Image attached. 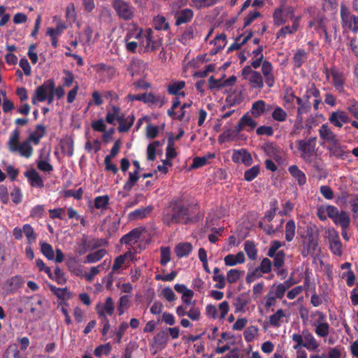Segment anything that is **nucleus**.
Returning a JSON list of instances; mask_svg holds the SVG:
<instances>
[{
  "label": "nucleus",
  "instance_id": "f257e3e1",
  "mask_svg": "<svg viewBox=\"0 0 358 358\" xmlns=\"http://www.w3.org/2000/svg\"><path fill=\"white\" fill-rule=\"evenodd\" d=\"M162 220L168 227L178 224H187L191 220L189 209L182 203L181 199L174 198L164 208Z\"/></svg>",
  "mask_w": 358,
  "mask_h": 358
},
{
  "label": "nucleus",
  "instance_id": "f03ea898",
  "mask_svg": "<svg viewBox=\"0 0 358 358\" xmlns=\"http://www.w3.org/2000/svg\"><path fill=\"white\" fill-rule=\"evenodd\" d=\"M20 140V131L18 129H14L8 141V150L11 152H18L21 157L25 158H30L33 155V148L31 145L30 143L26 140L23 141L22 143L19 144Z\"/></svg>",
  "mask_w": 358,
  "mask_h": 358
},
{
  "label": "nucleus",
  "instance_id": "7ed1b4c3",
  "mask_svg": "<svg viewBox=\"0 0 358 358\" xmlns=\"http://www.w3.org/2000/svg\"><path fill=\"white\" fill-rule=\"evenodd\" d=\"M306 232V235L302 234L300 232V229H298V234L304 240L303 249L301 252L304 257L308 255L314 256L319 250L318 235L314 233L313 227L310 225L307 226Z\"/></svg>",
  "mask_w": 358,
  "mask_h": 358
},
{
  "label": "nucleus",
  "instance_id": "20e7f679",
  "mask_svg": "<svg viewBox=\"0 0 358 358\" xmlns=\"http://www.w3.org/2000/svg\"><path fill=\"white\" fill-rule=\"evenodd\" d=\"M341 24L345 30L358 32V16L354 15L344 3H341Z\"/></svg>",
  "mask_w": 358,
  "mask_h": 358
},
{
  "label": "nucleus",
  "instance_id": "39448f33",
  "mask_svg": "<svg viewBox=\"0 0 358 358\" xmlns=\"http://www.w3.org/2000/svg\"><path fill=\"white\" fill-rule=\"evenodd\" d=\"M292 339L296 343V345L293 347L294 350H299L301 347H304L308 350H314L319 347L317 341L308 330L303 331L302 335L300 334H292Z\"/></svg>",
  "mask_w": 358,
  "mask_h": 358
},
{
  "label": "nucleus",
  "instance_id": "423d86ee",
  "mask_svg": "<svg viewBox=\"0 0 358 358\" xmlns=\"http://www.w3.org/2000/svg\"><path fill=\"white\" fill-rule=\"evenodd\" d=\"M112 6L119 18L129 21L134 17L135 8L129 2L113 0Z\"/></svg>",
  "mask_w": 358,
  "mask_h": 358
},
{
  "label": "nucleus",
  "instance_id": "0eeeda50",
  "mask_svg": "<svg viewBox=\"0 0 358 358\" xmlns=\"http://www.w3.org/2000/svg\"><path fill=\"white\" fill-rule=\"evenodd\" d=\"M296 145L298 150L301 152L300 157L305 162H310L315 152L316 137H311L307 140H297L296 141Z\"/></svg>",
  "mask_w": 358,
  "mask_h": 358
},
{
  "label": "nucleus",
  "instance_id": "6e6552de",
  "mask_svg": "<svg viewBox=\"0 0 358 358\" xmlns=\"http://www.w3.org/2000/svg\"><path fill=\"white\" fill-rule=\"evenodd\" d=\"M145 41L141 43V45L144 48L143 52H155L159 49L162 45V39L159 37H155L152 30L147 29L144 34Z\"/></svg>",
  "mask_w": 358,
  "mask_h": 358
},
{
  "label": "nucleus",
  "instance_id": "1a4fd4ad",
  "mask_svg": "<svg viewBox=\"0 0 358 358\" xmlns=\"http://www.w3.org/2000/svg\"><path fill=\"white\" fill-rule=\"evenodd\" d=\"M55 80L49 79L45 81L43 85L36 87L35 93L32 96L31 101L33 104H36V101L43 102L48 98V93L49 90H54Z\"/></svg>",
  "mask_w": 358,
  "mask_h": 358
},
{
  "label": "nucleus",
  "instance_id": "9d476101",
  "mask_svg": "<svg viewBox=\"0 0 358 358\" xmlns=\"http://www.w3.org/2000/svg\"><path fill=\"white\" fill-rule=\"evenodd\" d=\"M47 303L48 301L44 297L35 295L28 299L27 305L33 315H41L45 310Z\"/></svg>",
  "mask_w": 358,
  "mask_h": 358
},
{
  "label": "nucleus",
  "instance_id": "9b49d317",
  "mask_svg": "<svg viewBox=\"0 0 358 358\" xmlns=\"http://www.w3.org/2000/svg\"><path fill=\"white\" fill-rule=\"evenodd\" d=\"M284 297L281 292V289H278L276 286V283H273L264 297V308L269 309L270 308L275 306L276 304L277 299H282Z\"/></svg>",
  "mask_w": 358,
  "mask_h": 358
},
{
  "label": "nucleus",
  "instance_id": "f8f14e48",
  "mask_svg": "<svg viewBox=\"0 0 358 358\" xmlns=\"http://www.w3.org/2000/svg\"><path fill=\"white\" fill-rule=\"evenodd\" d=\"M329 121L331 124L339 128H341L343 124L351 122L350 117L347 112L341 110L332 112L329 115Z\"/></svg>",
  "mask_w": 358,
  "mask_h": 358
},
{
  "label": "nucleus",
  "instance_id": "ddd939ff",
  "mask_svg": "<svg viewBox=\"0 0 358 358\" xmlns=\"http://www.w3.org/2000/svg\"><path fill=\"white\" fill-rule=\"evenodd\" d=\"M330 72L332 78V84L335 90L339 93L343 92L345 91L344 85L345 81L343 73L336 66H331Z\"/></svg>",
  "mask_w": 358,
  "mask_h": 358
},
{
  "label": "nucleus",
  "instance_id": "4468645a",
  "mask_svg": "<svg viewBox=\"0 0 358 358\" xmlns=\"http://www.w3.org/2000/svg\"><path fill=\"white\" fill-rule=\"evenodd\" d=\"M24 284L23 277L20 275H15L5 281L3 288L8 293H14L21 288Z\"/></svg>",
  "mask_w": 358,
  "mask_h": 358
},
{
  "label": "nucleus",
  "instance_id": "2eb2a0df",
  "mask_svg": "<svg viewBox=\"0 0 358 358\" xmlns=\"http://www.w3.org/2000/svg\"><path fill=\"white\" fill-rule=\"evenodd\" d=\"M234 163H243L245 166H250L252 164V158L250 152L245 149L234 150L231 157Z\"/></svg>",
  "mask_w": 358,
  "mask_h": 358
},
{
  "label": "nucleus",
  "instance_id": "dca6fc26",
  "mask_svg": "<svg viewBox=\"0 0 358 358\" xmlns=\"http://www.w3.org/2000/svg\"><path fill=\"white\" fill-rule=\"evenodd\" d=\"M345 146L341 145L339 139L329 143L327 150L329 152L330 156H334L337 159H344L347 156L348 152L345 150Z\"/></svg>",
  "mask_w": 358,
  "mask_h": 358
},
{
  "label": "nucleus",
  "instance_id": "f3484780",
  "mask_svg": "<svg viewBox=\"0 0 358 358\" xmlns=\"http://www.w3.org/2000/svg\"><path fill=\"white\" fill-rule=\"evenodd\" d=\"M24 176L27 178L29 185L32 187L41 189L44 187V182L42 178L34 169L26 171L24 173Z\"/></svg>",
  "mask_w": 358,
  "mask_h": 358
},
{
  "label": "nucleus",
  "instance_id": "a211bd4d",
  "mask_svg": "<svg viewBox=\"0 0 358 358\" xmlns=\"http://www.w3.org/2000/svg\"><path fill=\"white\" fill-rule=\"evenodd\" d=\"M319 315L315 330V334L322 338L327 337L329 334V324L325 322L326 316L322 312H317Z\"/></svg>",
  "mask_w": 358,
  "mask_h": 358
},
{
  "label": "nucleus",
  "instance_id": "6ab92c4d",
  "mask_svg": "<svg viewBox=\"0 0 358 358\" xmlns=\"http://www.w3.org/2000/svg\"><path fill=\"white\" fill-rule=\"evenodd\" d=\"M319 136L327 144L333 143L338 140L336 134L331 130L329 125L322 124L318 129Z\"/></svg>",
  "mask_w": 358,
  "mask_h": 358
},
{
  "label": "nucleus",
  "instance_id": "aec40b11",
  "mask_svg": "<svg viewBox=\"0 0 358 358\" xmlns=\"http://www.w3.org/2000/svg\"><path fill=\"white\" fill-rule=\"evenodd\" d=\"M142 234L141 228H135L120 238V243L124 245H132L137 242Z\"/></svg>",
  "mask_w": 358,
  "mask_h": 358
},
{
  "label": "nucleus",
  "instance_id": "412c9836",
  "mask_svg": "<svg viewBox=\"0 0 358 358\" xmlns=\"http://www.w3.org/2000/svg\"><path fill=\"white\" fill-rule=\"evenodd\" d=\"M174 16L176 18V25L180 26L182 24L190 22L194 16V12L190 8H185L176 13Z\"/></svg>",
  "mask_w": 358,
  "mask_h": 358
},
{
  "label": "nucleus",
  "instance_id": "4be33fe9",
  "mask_svg": "<svg viewBox=\"0 0 358 358\" xmlns=\"http://www.w3.org/2000/svg\"><path fill=\"white\" fill-rule=\"evenodd\" d=\"M271 105H266V103L263 100H258L255 101L250 110V112L253 116L258 117L263 115L265 112L269 111L272 109Z\"/></svg>",
  "mask_w": 358,
  "mask_h": 358
},
{
  "label": "nucleus",
  "instance_id": "5701e85b",
  "mask_svg": "<svg viewBox=\"0 0 358 358\" xmlns=\"http://www.w3.org/2000/svg\"><path fill=\"white\" fill-rule=\"evenodd\" d=\"M45 127L43 124H37L36 126L35 131L29 134L27 140L30 143H33L34 145H36L39 143L41 138H42L45 135Z\"/></svg>",
  "mask_w": 358,
  "mask_h": 358
},
{
  "label": "nucleus",
  "instance_id": "b1692460",
  "mask_svg": "<svg viewBox=\"0 0 358 358\" xmlns=\"http://www.w3.org/2000/svg\"><path fill=\"white\" fill-rule=\"evenodd\" d=\"M262 149L265 154L269 157L273 158L276 162H279L280 160L279 149L273 143H265L262 145Z\"/></svg>",
  "mask_w": 358,
  "mask_h": 358
},
{
  "label": "nucleus",
  "instance_id": "393cba45",
  "mask_svg": "<svg viewBox=\"0 0 358 358\" xmlns=\"http://www.w3.org/2000/svg\"><path fill=\"white\" fill-rule=\"evenodd\" d=\"M305 100L303 99L298 97L296 98V103L299 105L297 108V119H302V115L308 112L310 109V103L309 101L310 96H304Z\"/></svg>",
  "mask_w": 358,
  "mask_h": 358
},
{
  "label": "nucleus",
  "instance_id": "a878e982",
  "mask_svg": "<svg viewBox=\"0 0 358 358\" xmlns=\"http://www.w3.org/2000/svg\"><path fill=\"white\" fill-rule=\"evenodd\" d=\"M2 358H26L24 352L15 345H10L2 355Z\"/></svg>",
  "mask_w": 358,
  "mask_h": 358
},
{
  "label": "nucleus",
  "instance_id": "bb28decb",
  "mask_svg": "<svg viewBox=\"0 0 358 358\" xmlns=\"http://www.w3.org/2000/svg\"><path fill=\"white\" fill-rule=\"evenodd\" d=\"M153 210L152 206H148L145 208H141L136 209L131 212L129 215V219L130 220H142L146 217Z\"/></svg>",
  "mask_w": 358,
  "mask_h": 358
},
{
  "label": "nucleus",
  "instance_id": "cd10ccee",
  "mask_svg": "<svg viewBox=\"0 0 358 358\" xmlns=\"http://www.w3.org/2000/svg\"><path fill=\"white\" fill-rule=\"evenodd\" d=\"M290 175L297 181L299 186H303L306 183V176L296 165H292L288 168Z\"/></svg>",
  "mask_w": 358,
  "mask_h": 358
},
{
  "label": "nucleus",
  "instance_id": "c85d7f7f",
  "mask_svg": "<svg viewBox=\"0 0 358 358\" xmlns=\"http://www.w3.org/2000/svg\"><path fill=\"white\" fill-rule=\"evenodd\" d=\"M144 103L146 104L158 105L159 108L164 105L166 100L160 94L155 95L152 92L145 93Z\"/></svg>",
  "mask_w": 358,
  "mask_h": 358
},
{
  "label": "nucleus",
  "instance_id": "c756f323",
  "mask_svg": "<svg viewBox=\"0 0 358 358\" xmlns=\"http://www.w3.org/2000/svg\"><path fill=\"white\" fill-rule=\"evenodd\" d=\"M329 246L330 250L334 255L336 256L342 255V243L338 234L329 238Z\"/></svg>",
  "mask_w": 358,
  "mask_h": 358
},
{
  "label": "nucleus",
  "instance_id": "7c9ffc66",
  "mask_svg": "<svg viewBox=\"0 0 358 358\" xmlns=\"http://www.w3.org/2000/svg\"><path fill=\"white\" fill-rule=\"evenodd\" d=\"M185 87V82L183 80L174 82L167 86V92L169 94L171 95H178L185 96V93L184 92H180V91L182 90Z\"/></svg>",
  "mask_w": 358,
  "mask_h": 358
},
{
  "label": "nucleus",
  "instance_id": "2f4dec72",
  "mask_svg": "<svg viewBox=\"0 0 358 358\" xmlns=\"http://www.w3.org/2000/svg\"><path fill=\"white\" fill-rule=\"evenodd\" d=\"M284 2L280 6V7L275 9L273 13V18L274 24L280 26L285 24L287 22V17L284 13Z\"/></svg>",
  "mask_w": 358,
  "mask_h": 358
},
{
  "label": "nucleus",
  "instance_id": "473e14b6",
  "mask_svg": "<svg viewBox=\"0 0 358 358\" xmlns=\"http://www.w3.org/2000/svg\"><path fill=\"white\" fill-rule=\"evenodd\" d=\"M107 253L106 250L99 249L96 251L88 254L85 258L84 263L85 264H93L101 260Z\"/></svg>",
  "mask_w": 358,
  "mask_h": 358
},
{
  "label": "nucleus",
  "instance_id": "72a5a7b5",
  "mask_svg": "<svg viewBox=\"0 0 358 358\" xmlns=\"http://www.w3.org/2000/svg\"><path fill=\"white\" fill-rule=\"evenodd\" d=\"M308 54L303 49H298L294 55L293 62L295 68H300L308 59Z\"/></svg>",
  "mask_w": 358,
  "mask_h": 358
},
{
  "label": "nucleus",
  "instance_id": "f704fd0d",
  "mask_svg": "<svg viewBox=\"0 0 358 358\" xmlns=\"http://www.w3.org/2000/svg\"><path fill=\"white\" fill-rule=\"evenodd\" d=\"M175 253L178 257H183L187 256L192 250V245L191 243L185 242L178 244L175 247Z\"/></svg>",
  "mask_w": 358,
  "mask_h": 358
},
{
  "label": "nucleus",
  "instance_id": "c9c22d12",
  "mask_svg": "<svg viewBox=\"0 0 358 358\" xmlns=\"http://www.w3.org/2000/svg\"><path fill=\"white\" fill-rule=\"evenodd\" d=\"M332 221L335 224L340 225L341 229L348 228L350 224V217L345 211L341 210Z\"/></svg>",
  "mask_w": 358,
  "mask_h": 358
},
{
  "label": "nucleus",
  "instance_id": "e433bc0d",
  "mask_svg": "<svg viewBox=\"0 0 358 358\" xmlns=\"http://www.w3.org/2000/svg\"><path fill=\"white\" fill-rule=\"evenodd\" d=\"M248 82L252 89H262L264 87L263 78L258 71L253 72V75L249 77Z\"/></svg>",
  "mask_w": 358,
  "mask_h": 358
},
{
  "label": "nucleus",
  "instance_id": "4c0bfd02",
  "mask_svg": "<svg viewBox=\"0 0 358 358\" xmlns=\"http://www.w3.org/2000/svg\"><path fill=\"white\" fill-rule=\"evenodd\" d=\"M128 175L129 178L123 186V189L127 192L131 191L140 178L139 172L136 171L129 172Z\"/></svg>",
  "mask_w": 358,
  "mask_h": 358
},
{
  "label": "nucleus",
  "instance_id": "58836bf2",
  "mask_svg": "<svg viewBox=\"0 0 358 358\" xmlns=\"http://www.w3.org/2000/svg\"><path fill=\"white\" fill-rule=\"evenodd\" d=\"M296 234V224L293 220H289L285 224V240L287 242L293 241Z\"/></svg>",
  "mask_w": 358,
  "mask_h": 358
},
{
  "label": "nucleus",
  "instance_id": "ea45409f",
  "mask_svg": "<svg viewBox=\"0 0 358 358\" xmlns=\"http://www.w3.org/2000/svg\"><path fill=\"white\" fill-rule=\"evenodd\" d=\"M154 27L157 30H164L166 31L169 29V23L166 21V19L163 15H157L153 19Z\"/></svg>",
  "mask_w": 358,
  "mask_h": 358
},
{
  "label": "nucleus",
  "instance_id": "a19ab883",
  "mask_svg": "<svg viewBox=\"0 0 358 358\" xmlns=\"http://www.w3.org/2000/svg\"><path fill=\"white\" fill-rule=\"evenodd\" d=\"M244 250L251 260H255L257 257V249L253 241H246L244 243Z\"/></svg>",
  "mask_w": 358,
  "mask_h": 358
},
{
  "label": "nucleus",
  "instance_id": "79ce46f5",
  "mask_svg": "<svg viewBox=\"0 0 358 358\" xmlns=\"http://www.w3.org/2000/svg\"><path fill=\"white\" fill-rule=\"evenodd\" d=\"M23 234H24L27 243L31 245L34 243L37 238V234L34 231V228L29 224L23 225Z\"/></svg>",
  "mask_w": 358,
  "mask_h": 358
},
{
  "label": "nucleus",
  "instance_id": "37998d69",
  "mask_svg": "<svg viewBox=\"0 0 358 358\" xmlns=\"http://www.w3.org/2000/svg\"><path fill=\"white\" fill-rule=\"evenodd\" d=\"M220 268L215 267L213 269L214 275L213 280L217 283L215 285V287L217 289H223L225 287V278L222 274H220Z\"/></svg>",
  "mask_w": 358,
  "mask_h": 358
},
{
  "label": "nucleus",
  "instance_id": "c03bdc74",
  "mask_svg": "<svg viewBox=\"0 0 358 358\" xmlns=\"http://www.w3.org/2000/svg\"><path fill=\"white\" fill-rule=\"evenodd\" d=\"M112 350L110 343L101 344L97 346L94 350V355L96 357H101L102 355L108 356Z\"/></svg>",
  "mask_w": 358,
  "mask_h": 358
},
{
  "label": "nucleus",
  "instance_id": "a18cd8bd",
  "mask_svg": "<svg viewBox=\"0 0 358 358\" xmlns=\"http://www.w3.org/2000/svg\"><path fill=\"white\" fill-rule=\"evenodd\" d=\"M187 316L192 321H199L200 320L201 316V309L196 306L195 301H193L192 306L187 310Z\"/></svg>",
  "mask_w": 358,
  "mask_h": 358
},
{
  "label": "nucleus",
  "instance_id": "49530a36",
  "mask_svg": "<svg viewBox=\"0 0 358 358\" xmlns=\"http://www.w3.org/2000/svg\"><path fill=\"white\" fill-rule=\"evenodd\" d=\"M41 252L49 260L55 259V252L52 246L48 243H41Z\"/></svg>",
  "mask_w": 358,
  "mask_h": 358
},
{
  "label": "nucleus",
  "instance_id": "de8ad7c7",
  "mask_svg": "<svg viewBox=\"0 0 358 358\" xmlns=\"http://www.w3.org/2000/svg\"><path fill=\"white\" fill-rule=\"evenodd\" d=\"M214 42H215V52H213V54H217L218 52H220L221 50H222L225 47V45L227 43L226 34H221L220 35H217L215 38Z\"/></svg>",
  "mask_w": 358,
  "mask_h": 358
},
{
  "label": "nucleus",
  "instance_id": "09e8293b",
  "mask_svg": "<svg viewBox=\"0 0 358 358\" xmlns=\"http://www.w3.org/2000/svg\"><path fill=\"white\" fill-rule=\"evenodd\" d=\"M260 172V167L259 165H255L252 166L251 168L247 169L244 172V179L250 182L253 180L255 178L257 177V176L259 174Z\"/></svg>",
  "mask_w": 358,
  "mask_h": 358
},
{
  "label": "nucleus",
  "instance_id": "8fccbe9b",
  "mask_svg": "<svg viewBox=\"0 0 358 358\" xmlns=\"http://www.w3.org/2000/svg\"><path fill=\"white\" fill-rule=\"evenodd\" d=\"M52 280H55L58 285H64L67 281L64 272L58 266H57L54 270V275Z\"/></svg>",
  "mask_w": 358,
  "mask_h": 358
},
{
  "label": "nucleus",
  "instance_id": "3c124183",
  "mask_svg": "<svg viewBox=\"0 0 358 358\" xmlns=\"http://www.w3.org/2000/svg\"><path fill=\"white\" fill-rule=\"evenodd\" d=\"M111 111H108L106 115V121L110 124H115V120H116L117 115L121 113V108L117 106H111Z\"/></svg>",
  "mask_w": 358,
  "mask_h": 358
},
{
  "label": "nucleus",
  "instance_id": "603ef678",
  "mask_svg": "<svg viewBox=\"0 0 358 358\" xmlns=\"http://www.w3.org/2000/svg\"><path fill=\"white\" fill-rule=\"evenodd\" d=\"M108 203L109 196L108 195L98 196L95 197L94 201V205L96 209H106Z\"/></svg>",
  "mask_w": 358,
  "mask_h": 358
},
{
  "label": "nucleus",
  "instance_id": "864d4df0",
  "mask_svg": "<svg viewBox=\"0 0 358 358\" xmlns=\"http://www.w3.org/2000/svg\"><path fill=\"white\" fill-rule=\"evenodd\" d=\"M347 110L356 119L358 120V101L352 98L346 102Z\"/></svg>",
  "mask_w": 358,
  "mask_h": 358
},
{
  "label": "nucleus",
  "instance_id": "5fc2aeb1",
  "mask_svg": "<svg viewBox=\"0 0 358 358\" xmlns=\"http://www.w3.org/2000/svg\"><path fill=\"white\" fill-rule=\"evenodd\" d=\"M272 118L277 122H284L287 117L286 111L280 106H275L272 114Z\"/></svg>",
  "mask_w": 358,
  "mask_h": 358
},
{
  "label": "nucleus",
  "instance_id": "6e6d98bb",
  "mask_svg": "<svg viewBox=\"0 0 358 358\" xmlns=\"http://www.w3.org/2000/svg\"><path fill=\"white\" fill-rule=\"evenodd\" d=\"M285 317V313L282 309H278L275 313L269 317L270 324L274 327L280 326V321Z\"/></svg>",
  "mask_w": 358,
  "mask_h": 358
},
{
  "label": "nucleus",
  "instance_id": "4d7b16f0",
  "mask_svg": "<svg viewBox=\"0 0 358 358\" xmlns=\"http://www.w3.org/2000/svg\"><path fill=\"white\" fill-rule=\"evenodd\" d=\"M50 291L56 295L59 299H64L66 296V294H69L68 299H70L71 296L69 293H68L67 287L59 288L53 285H48Z\"/></svg>",
  "mask_w": 358,
  "mask_h": 358
},
{
  "label": "nucleus",
  "instance_id": "13d9d810",
  "mask_svg": "<svg viewBox=\"0 0 358 358\" xmlns=\"http://www.w3.org/2000/svg\"><path fill=\"white\" fill-rule=\"evenodd\" d=\"M194 38V29L192 26L187 27L182 34L179 41L184 45L187 44Z\"/></svg>",
  "mask_w": 358,
  "mask_h": 358
},
{
  "label": "nucleus",
  "instance_id": "bf43d9fd",
  "mask_svg": "<svg viewBox=\"0 0 358 358\" xmlns=\"http://www.w3.org/2000/svg\"><path fill=\"white\" fill-rule=\"evenodd\" d=\"M247 304L248 301L245 298V296L243 294L238 296L234 303V306L235 307V312H244L245 307L246 306Z\"/></svg>",
  "mask_w": 358,
  "mask_h": 358
},
{
  "label": "nucleus",
  "instance_id": "052dcab7",
  "mask_svg": "<svg viewBox=\"0 0 358 358\" xmlns=\"http://www.w3.org/2000/svg\"><path fill=\"white\" fill-rule=\"evenodd\" d=\"M131 252H127L125 254L117 257L115 259L114 264L112 266L113 271L117 272L118 270H120L122 266L124 264L126 258L128 256H131Z\"/></svg>",
  "mask_w": 358,
  "mask_h": 358
},
{
  "label": "nucleus",
  "instance_id": "680f3d73",
  "mask_svg": "<svg viewBox=\"0 0 358 358\" xmlns=\"http://www.w3.org/2000/svg\"><path fill=\"white\" fill-rule=\"evenodd\" d=\"M171 260V249L169 247L160 248V264L165 266Z\"/></svg>",
  "mask_w": 358,
  "mask_h": 358
},
{
  "label": "nucleus",
  "instance_id": "e2e57ef3",
  "mask_svg": "<svg viewBox=\"0 0 358 358\" xmlns=\"http://www.w3.org/2000/svg\"><path fill=\"white\" fill-rule=\"evenodd\" d=\"M285 253L283 250H279L277 252V254L274 255L272 258H273V266L276 268H280L282 267L285 264Z\"/></svg>",
  "mask_w": 358,
  "mask_h": 358
},
{
  "label": "nucleus",
  "instance_id": "0e129e2a",
  "mask_svg": "<svg viewBox=\"0 0 358 358\" xmlns=\"http://www.w3.org/2000/svg\"><path fill=\"white\" fill-rule=\"evenodd\" d=\"M45 213L44 205H36L30 211V217L34 219H41Z\"/></svg>",
  "mask_w": 358,
  "mask_h": 358
},
{
  "label": "nucleus",
  "instance_id": "69168bd1",
  "mask_svg": "<svg viewBox=\"0 0 358 358\" xmlns=\"http://www.w3.org/2000/svg\"><path fill=\"white\" fill-rule=\"evenodd\" d=\"M127 122H120V124H119L117 129L120 132H127L130 129L131 126L133 125L134 122L135 120V117H134V115H129L127 117Z\"/></svg>",
  "mask_w": 358,
  "mask_h": 358
},
{
  "label": "nucleus",
  "instance_id": "338daca9",
  "mask_svg": "<svg viewBox=\"0 0 358 358\" xmlns=\"http://www.w3.org/2000/svg\"><path fill=\"white\" fill-rule=\"evenodd\" d=\"M174 289L178 293L182 294V296H194V292L188 289L184 284H176Z\"/></svg>",
  "mask_w": 358,
  "mask_h": 358
},
{
  "label": "nucleus",
  "instance_id": "774afa93",
  "mask_svg": "<svg viewBox=\"0 0 358 358\" xmlns=\"http://www.w3.org/2000/svg\"><path fill=\"white\" fill-rule=\"evenodd\" d=\"M241 271L238 269H230L227 273V280L229 283L236 282L241 277Z\"/></svg>",
  "mask_w": 358,
  "mask_h": 358
}]
</instances>
